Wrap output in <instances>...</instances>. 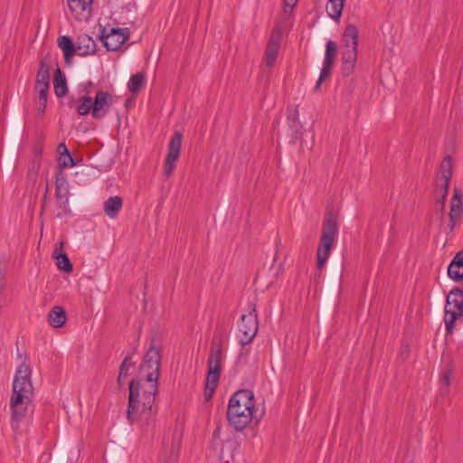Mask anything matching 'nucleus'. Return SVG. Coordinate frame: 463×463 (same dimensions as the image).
I'll return each instance as SVG.
<instances>
[{"label": "nucleus", "mask_w": 463, "mask_h": 463, "mask_svg": "<svg viewBox=\"0 0 463 463\" xmlns=\"http://www.w3.org/2000/svg\"><path fill=\"white\" fill-rule=\"evenodd\" d=\"M126 379H120L119 375L118 376V383L119 386H122L125 384Z\"/></svg>", "instance_id": "44"}, {"label": "nucleus", "mask_w": 463, "mask_h": 463, "mask_svg": "<svg viewBox=\"0 0 463 463\" xmlns=\"http://www.w3.org/2000/svg\"><path fill=\"white\" fill-rule=\"evenodd\" d=\"M88 84H89L88 88H90V86H92V82H90V81Z\"/></svg>", "instance_id": "46"}, {"label": "nucleus", "mask_w": 463, "mask_h": 463, "mask_svg": "<svg viewBox=\"0 0 463 463\" xmlns=\"http://www.w3.org/2000/svg\"><path fill=\"white\" fill-rule=\"evenodd\" d=\"M224 357L223 340L222 337L214 335L207 362L208 373L205 382V396L207 399L212 397L217 387Z\"/></svg>", "instance_id": "4"}, {"label": "nucleus", "mask_w": 463, "mask_h": 463, "mask_svg": "<svg viewBox=\"0 0 463 463\" xmlns=\"http://www.w3.org/2000/svg\"><path fill=\"white\" fill-rule=\"evenodd\" d=\"M342 71L345 76L353 72L354 67L357 60V49H342Z\"/></svg>", "instance_id": "18"}, {"label": "nucleus", "mask_w": 463, "mask_h": 463, "mask_svg": "<svg viewBox=\"0 0 463 463\" xmlns=\"http://www.w3.org/2000/svg\"><path fill=\"white\" fill-rule=\"evenodd\" d=\"M70 11L77 20L88 18L91 10V3L82 0H67Z\"/></svg>", "instance_id": "17"}, {"label": "nucleus", "mask_w": 463, "mask_h": 463, "mask_svg": "<svg viewBox=\"0 0 463 463\" xmlns=\"http://www.w3.org/2000/svg\"><path fill=\"white\" fill-rule=\"evenodd\" d=\"M99 39L108 51H117L128 39V29L111 28L107 32L106 28H102Z\"/></svg>", "instance_id": "10"}, {"label": "nucleus", "mask_w": 463, "mask_h": 463, "mask_svg": "<svg viewBox=\"0 0 463 463\" xmlns=\"http://www.w3.org/2000/svg\"><path fill=\"white\" fill-rule=\"evenodd\" d=\"M439 203V205H441V203ZM439 209H440V210H441V206H439Z\"/></svg>", "instance_id": "47"}, {"label": "nucleus", "mask_w": 463, "mask_h": 463, "mask_svg": "<svg viewBox=\"0 0 463 463\" xmlns=\"http://www.w3.org/2000/svg\"><path fill=\"white\" fill-rule=\"evenodd\" d=\"M451 375H452L451 370H449L448 372L444 373L440 379L441 384H443L445 386H449L450 383Z\"/></svg>", "instance_id": "38"}, {"label": "nucleus", "mask_w": 463, "mask_h": 463, "mask_svg": "<svg viewBox=\"0 0 463 463\" xmlns=\"http://www.w3.org/2000/svg\"><path fill=\"white\" fill-rule=\"evenodd\" d=\"M332 68V64L323 62V68L320 71L319 78L314 88L315 91H318L320 90L322 82L330 75Z\"/></svg>", "instance_id": "32"}, {"label": "nucleus", "mask_w": 463, "mask_h": 463, "mask_svg": "<svg viewBox=\"0 0 463 463\" xmlns=\"http://www.w3.org/2000/svg\"><path fill=\"white\" fill-rule=\"evenodd\" d=\"M182 140L183 135L180 132H175L170 139L168 153L164 164V175L165 177H169L175 168V163L180 156Z\"/></svg>", "instance_id": "11"}, {"label": "nucleus", "mask_w": 463, "mask_h": 463, "mask_svg": "<svg viewBox=\"0 0 463 463\" xmlns=\"http://www.w3.org/2000/svg\"><path fill=\"white\" fill-rule=\"evenodd\" d=\"M335 56H336V43L334 41L329 40L326 45V53H325L324 62L334 65Z\"/></svg>", "instance_id": "28"}, {"label": "nucleus", "mask_w": 463, "mask_h": 463, "mask_svg": "<svg viewBox=\"0 0 463 463\" xmlns=\"http://www.w3.org/2000/svg\"><path fill=\"white\" fill-rule=\"evenodd\" d=\"M287 119L288 122H293L296 123L299 120V112L298 106L296 107H288V114H287Z\"/></svg>", "instance_id": "34"}, {"label": "nucleus", "mask_w": 463, "mask_h": 463, "mask_svg": "<svg viewBox=\"0 0 463 463\" xmlns=\"http://www.w3.org/2000/svg\"><path fill=\"white\" fill-rule=\"evenodd\" d=\"M67 320V314L65 309L60 306H54L48 314L49 324L54 327H61Z\"/></svg>", "instance_id": "21"}, {"label": "nucleus", "mask_w": 463, "mask_h": 463, "mask_svg": "<svg viewBox=\"0 0 463 463\" xmlns=\"http://www.w3.org/2000/svg\"><path fill=\"white\" fill-rule=\"evenodd\" d=\"M457 320L463 323V289L459 288L451 289L446 298L444 324L447 333H452Z\"/></svg>", "instance_id": "6"}, {"label": "nucleus", "mask_w": 463, "mask_h": 463, "mask_svg": "<svg viewBox=\"0 0 463 463\" xmlns=\"http://www.w3.org/2000/svg\"><path fill=\"white\" fill-rule=\"evenodd\" d=\"M452 176V161L446 156L440 164L439 174L436 180L437 194L440 196L438 203H441V215L444 213L446 198L449 192V182Z\"/></svg>", "instance_id": "9"}, {"label": "nucleus", "mask_w": 463, "mask_h": 463, "mask_svg": "<svg viewBox=\"0 0 463 463\" xmlns=\"http://www.w3.org/2000/svg\"><path fill=\"white\" fill-rule=\"evenodd\" d=\"M81 103L77 107V112L80 116L88 115L90 112L92 113L93 101L90 96H84L80 98Z\"/></svg>", "instance_id": "27"}, {"label": "nucleus", "mask_w": 463, "mask_h": 463, "mask_svg": "<svg viewBox=\"0 0 463 463\" xmlns=\"http://www.w3.org/2000/svg\"><path fill=\"white\" fill-rule=\"evenodd\" d=\"M88 84H89L88 88H90V86H92V82H90V81Z\"/></svg>", "instance_id": "45"}, {"label": "nucleus", "mask_w": 463, "mask_h": 463, "mask_svg": "<svg viewBox=\"0 0 463 463\" xmlns=\"http://www.w3.org/2000/svg\"><path fill=\"white\" fill-rule=\"evenodd\" d=\"M49 89L50 86L35 87V90L39 92V100L47 101Z\"/></svg>", "instance_id": "36"}, {"label": "nucleus", "mask_w": 463, "mask_h": 463, "mask_svg": "<svg viewBox=\"0 0 463 463\" xmlns=\"http://www.w3.org/2000/svg\"><path fill=\"white\" fill-rule=\"evenodd\" d=\"M463 212L462 207V194L458 188H455L453 192V196L451 198L450 203V210H449V232H452L455 229L456 225L458 223V222L461 219Z\"/></svg>", "instance_id": "14"}, {"label": "nucleus", "mask_w": 463, "mask_h": 463, "mask_svg": "<svg viewBox=\"0 0 463 463\" xmlns=\"http://www.w3.org/2000/svg\"><path fill=\"white\" fill-rule=\"evenodd\" d=\"M50 60L48 58L41 60L36 75L35 87L50 86Z\"/></svg>", "instance_id": "20"}, {"label": "nucleus", "mask_w": 463, "mask_h": 463, "mask_svg": "<svg viewBox=\"0 0 463 463\" xmlns=\"http://www.w3.org/2000/svg\"><path fill=\"white\" fill-rule=\"evenodd\" d=\"M123 201L120 196L115 195L109 197L104 202L103 209L109 218L114 219L118 216V213L122 209Z\"/></svg>", "instance_id": "22"}, {"label": "nucleus", "mask_w": 463, "mask_h": 463, "mask_svg": "<svg viewBox=\"0 0 463 463\" xmlns=\"http://www.w3.org/2000/svg\"><path fill=\"white\" fill-rule=\"evenodd\" d=\"M451 262L453 263V265H459L461 266L462 268V272H463V250L457 252L456 255L454 256V258L452 259Z\"/></svg>", "instance_id": "37"}, {"label": "nucleus", "mask_w": 463, "mask_h": 463, "mask_svg": "<svg viewBox=\"0 0 463 463\" xmlns=\"http://www.w3.org/2000/svg\"><path fill=\"white\" fill-rule=\"evenodd\" d=\"M259 330V320L256 305H248V313L243 314L238 326V339L241 345H246L253 340Z\"/></svg>", "instance_id": "8"}, {"label": "nucleus", "mask_w": 463, "mask_h": 463, "mask_svg": "<svg viewBox=\"0 0 463 463\" xmlns=\"http://www.w3.org/2000/svg\"><path fill=\"white\" fill-rule=\"evenodd\" d=\"M92 101V117L94 118H102L113 103V96L108 91L99 90Z\"/></svg>", "instance_id": "13"}, {"label": "nucleus", "mask_w": 463, "mask_h": 463, "mask_svg": "<svg viewBox=\"0 0 463 463\" xmlns=\"http://www.w3.org/2000/svg\"><path fill=\"white\" fill-rule=\"evenodd\" d=\"M57 151L60 154V157H62L70 153L64 143H61L58 145Z\"/></svg>", "instance_id": "39"}, {"label": "nucleus", "mask_w": 463, "mask_h": 463, "mask_svg": "<svg viewBox=\"0 0 463 463\" xmlns=\"http://www.w3.org/2000/svg\"><path fill=\"white\" fill-rule=\"evenodd\" d=\"M69 195L70 189L66 175L60 169L55 175V198L59 208L62 210V213L64 214L69 213L71 211L69 206Z\"/></svg>", "instance_id": "12"}, {"label": "nucleus", "mask_w": 463, "mask_h": 463, "mask_svg": "<svg viewBox=\"0 0 463 463\" xmlns=\"http://www.w3.org/2000/svg\"><path fill=\"white\" fill-rule=\"evenodd\" d=\"M145 74L143 72H137L132 75L128 80V88L132 93H136L140 90L142 86L145 84Z\"/></svg>", "instance_id": "26"}, {"label": "nucleus", "mask_w": 463, "mask_h": 463, "mask_svg": "<svg viewBox=\"0 0 463 463\" xmlns=\"http://www.w3.org/2000/svg\"><path fill=\"white\" fill-rule=\"evenodd\" d=\"M255 399L250 390L236 392L230 399L227 408L229 424L236 430L242 431L254 418Z\"/></svg>", "instance_id": "3"}, {"label": "nucleus", "mask_w": 463, "mask_h": 463, "mask_svg": "<svg viewBox=\"0 0 463 463\" xmlns=\"http://www.w3.org/2000/svg\"><path fill=\"white\" fill-rule=\"evenodd\" d=\"M280 244V240H278L277 242H276V247H277V250H276V254H275V257H274V260L273 261H276L277 260V258H278V248H279V245Z\"/></svg>", "instance_id": "42"}, {"label": "nucleus", "mask_w": 463, "mask_h": 463, "mask_svg": "<svg viewBox=\"0 0 463 463\" xmlns=\"http://www.w3.org/2000/svg\"><path fill=\"white\" fill-rule=\"evenodd\" d=\"M342 49H357L358 47V29L354 24H348L342 36Z\"/></svg>", "instance_id": "19"}, {"label": "nucleus", "mask_w": 463, "mask_h": 463, "mask_svg": "<svg viewBox=\"0 0 463 463\" xmlns=\"http://www.w3.org/2000/svg\"><path fill=\"white\" fill-rule=\"evenodd\" d=\"M279 46L280 34L279 32H273L265 50V64L267 67L271 68L274 65Z\"/></svg>", "instance_id": "15"}, {"label": "nucleus", "mask_w": 463, "mask_h": 463, "mask_svg": "<svg viewBox=\"0 0 463 463\" xmlns=\"http://www.w3.org/2000/svg\"><path fill=\"white\" fill-rule=\"evenodd\" d=\"M298 0H285L284 4L286 8H294V6L297 5Z\"/></svg>", "instance_id": "41"}, {"label": "nucleus", "mask_w": 463, "mask_h": 463, "mask_svg": "<svg viewBox=\"0 0 463 463\" xmlns=\"http://www.w3.org/2000/svg\"><path fill=\"white\" fill-rule=\"evenodd\" d=\"M345 0H328L326 10L327 14L335 21H339L342 15Z\"/></svg>", "instance_id": "25"}, {"label": "nucleus", "mask_w": 463, "mask_h": 463, "mask_svg": "<svg viewBox=\"0 0 463 463\" xmlns=\"http://www.w3.org/2000/svg\"><path fill=\"white\" fill-rule=\"evenodd\" d=\"M337 235L336 217L332 212H329L326 214L323 222L321 238L317 250V269L321 270L325 267Z\"/></svg>", "instance_id": "5"}, {"label": "nucleus", "mask_w": 463, "mask_h": 463, "mask_svg": "<svg viewBox=\"0 0 463 463\" xmlns=\"http://www.w3.org/2000/svg\"><path fill=\"white\" fill-rule=\"evenodd\" d=\"M31 374L32 371L30 366L23 363L17 368L14 375L13 394L10 401L12 409L11 427L14 430L19 429V423L24 418L27 406L31 402L33 395Z\"/></svg>", "instance_id": "2"}, {"label": "nucleus", "mask_w": 463, "mask_h": 463, "mask_svg": "<svg viewBox=\"0 0 463 463\" xmlns=\"http://www.w3.org/2000/svg\"><path fill=\"white\" fill-rule=\"evenodd\" d=\"M161 365V354L159 348L156 345L155 340H152L150 346L146 350L142 364L138 371V378L158 383Z\"/></svg>", "instance_id": "7"}, {"label": "nucleus", "mask_w": 463, "mask_h": 463, "mask_svg": "<svg viewBox=\"0 0 463 463\" xmlns=\"http://www.w3.org/2000/svg\"><path fill=\"white\" fill-rule=\"evenodd\" d=\"M220 432H221L220 428H217L216 430H214L213 434V438L214 439L218 438L220 436Z\"/></svg>", "instance_id": "43"}, {"label": "nucleus", "mask_w": 463, "mask_h": 463, "mask_svg": "<svg viewBox=\"0 0 463 463\" xmlns=\"http://www.w3.org/2000/svg\"><path fill=\"white\" fill-rule=\"evenodd\" d=\"M76 54L79 56H87L93 54L97 51L96 42L86 33L80 34L76 41Z\"/></svg>", "instance_id": "16"}, {"label": "nucleus", "mask_w": 463, "mask_h": 463, "mask_svg": "<svg viewBox=\"0 0 463 463\" xmlns=\"http://www.w3.org/2000/svg\"><path fill=\"white\" fill-rule=\"evenodd\" d=\"M53 86H54V92L57 97L61 98L67 94L68 87H67L66 78L62 74L60 68H57L54 72Z\"/></svg>", "instance_id": "24"}, {"label": "nucleus", "mask_w": 463, "mask_h": 463, "mask_svg": "<svg viewBox=\"0 0 463 463\" xmlns=\"http://www.w3.org/2000/svg\"><path fill=\"white\" fill-rule=\"evenodd\" d=\"M58 46L63 52L65 61L69 63L70 59L76 54V44L73 43L71 37L63 35L58 39Z\"/></svg>", "instance_id": "23"}, {"label": "nucleus", "mask_w": 463, "mask_h": 463, "mask_svg": "<svg viewBox=\"0 0 463 463\" xmlns=\"http://www.w3.org/2000/svg\"><path fill=\"white\" fill-rule=\"evenodd\" d=\"M56 259L59 269L66 273H71L72 271L73 266L67 254L60 253L59 255L56 256Z\"/></svg>", "instance_id": "29"}, {"label": "nucleus", "mask_w": 463, "mask_h": 463, "mask_svg": "<svg viewBox=\"0 0 463 463\" xmlns=\"http://www.w3.org/2000/svg\"><path fill=\"white\" fill-rule=\"evenodd\" d=\"M46 106H47V101L39 100L37 111L40 115H43L45 112Z\"/></svg>", "instance_id": "40"}, {"label": "nucleus", "mask_w": 463, "mask_h": 463, "mask_svg": "<svg viewBox=\"0 0 463 463\" xmlns=\"http://www.w3.org/2000/svg\"><path fill=\"white\" fill-rule=\"evenodd\" d=\"M158 383L145 378L133 379L129 383L127 418L131 424L150 425L157 412L155 405Z\"/></svg>", "instance_id": "1"}, {"label": "nucleus", "mask_w": 463, "mask_h": 463, "mask_svg": "<svg viewBox=\"0 0 463 463\" xmlns=\"http://www.w3.org/2000/svg\"><path fill=\"white\" fill-rule=\"evenodd\" d=\"M59 165L61 167L68 168L72 167L77 165L75 159L71 156V154H67L62 157L59 158Z\"/></svg>", "instance_id": "33"}, {"label": "nucleus", "mask_w": 463, "mask_h": 463, "mask_svg": "<svg viewBox=\"0 0 463 463\" xmlns=\"http://www.w3.org/2000/svg\"><path fill=\"white\" fill-rule=\"evenodd\" d=\"M448 276L456 282L463 280L462 268L459 265H453L452 262L448 267Z\"/></svg>", "instance_id": "30"}, {"label": "nucleus", "mask_w": 463, "mask_h": 463, "mask_svg": "<svg viewBox=\"0 0 463 463\" xmlns=\"http://www.w3.org/2000/svg\"><path fill=\"white\" fill-rule=\"evenodd\" d=\"M288 126H289V128L293 134V137L294 139H298L299 137V135H300V128H301V124H300V121H297L296 123H293V122H288Z\"/></svg>", "instance_id": "35"}, {"label": "nucleus", "mask_w": 463, "mask_h": 463, "mask_svg": "<svg viewBox=\"0 0 463 463\" xmlns=\"http://www.w3.org/2000/svg\"><path fill=\"white\" fill-rule=\"evenodd\" d=\"M132 356L127 355L124 360L122 361L120 366H119V378L120 379H127L128 376V372L130 368L134 366V364L131 362Z\"/></svg>", "instance_id": "31"}]
</instances>
